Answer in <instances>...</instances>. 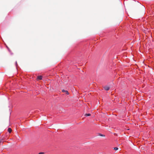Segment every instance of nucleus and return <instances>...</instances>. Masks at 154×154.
<instances>
[{"label":"nucleus","mask_w":154,"mask_h":154,"mask_svg":"<svg viewBox=\"0 0 154 154\" xmlns=\"http://www.w3.org/2000/svg\"><path fill=\"white\" fill-rule=\"evenodd\" d=\"M42 76L41 75L37 77V79L39 80L42 79Z\"/></svg>","instance_id":"obj_3"},{"label":"nucleus","mask_w":154,"mask_h":154,"mask_svg":"<svg viewBox=\"0 0 154 154\" xmlns=\"http://www.w3.org/2000/svg\"><path fill=\"white\" fill-rule=\"evenodd\" d=\"M104 88L106 91H108L109 89V87L108 86H105L104 87Z\"/></svg>","instance_id":"obj_1"},{"label":"nucleus","mask_w":154,"mask_h":154,"mask_svg":"<svg viewBox=\"0 0 154 154\" xmlns=\"http://www.w3.org/2000/svg\"><path fill=\"white\" fill-rule=\"evenodd\" d=\"M91 115L90 113L86 114L85 115V116H90Z\"/></svg>","instance_id":"obj_5"},{"label":"nucleus","mask_w":154,"mask_h":154,"mask_svg":"<svg viewBox=\"0 0 154 154\" xmlns=\"http://www.w3.org/2000/svg\"><path fill=\"white\" fill-rule=\"evenodd\" d=\"M62 92H65V93H66L67 95H68V94H69V92H68V91H67L65 90H63H63H62Z\"/></svg>","instance_id":"obj_2"},{"label":"nucleus","mask_w":154,"mask_h":154,"mask_svg":"<svg viewBox=\"0 0 154 154\" xmlns=\"http://www.w3.org/2000/svg\"><path fill=\"white\" fill-rule=\"evenodd\" d=\"M15 64H16V66H17V61H16V62H15Z\"/></svg>","instance_id":"obj_8"},{"label":"nucleus","mask_w":154,"mask_h":154,"mask_svg":"<svg viewBox=\"0 0 154 154\" xmlns=\"http://www.w3.org/2000/svg\"><path fill=\"white\" fill-rule=\"evenodd\" d=\"M44 153L43 152H39L38 154H43Z\"/></svg>","instance_id":"obj_7"},{"label":"nucleus","mask_w":154,"mask_h":154,"mask_svg":"<svg viewBox=\"0 0 154 154\" xmlns=\"http://www.w3.org/2000/svg\"><path fill=\"white\" fill-rule=\"evenodd\" d=\"M100 136H103V134L101 135Z\"/></svg>","instance_id":"obj_10"},{"label":"nucleus","mask_w":154,"mask_h":154,"mask_svg":"<svg viewBox=\"0 0 154 154\" xmlns=\"http://www.w3.org/2000/svg\"><path fill=\"white\" fill-rule=\"evenodd\" d=\"M11 131H12V130H11V128H8V132L10 133L11 132Z\"/></svg>","instance_id":"obj_4"},{"label":"nucleus","mask_w":154,"mask_h":154,"mask_svg":"<svg viewBox=\"0 0 154 154\" xmlns=\"http://www.w3.org/2000/svg\"><path fill=\"white\" fill-rule=\"evenodd\" d=\"M8 49L9 51H10V49L9 48H8Z\"/></svg>","instance_id":"obj_11"},{"label":"nucleus","mask_w":154,"mask_h":154,"mask_svg":"<svg viewBox=\"0 0 154 154\" xmlns=\"http://www.w3.org/2000/svg\"><path fill=\"white\" fill-rule=\"evenodd\" d=\"M2 142V140H0V143Z\"/></svg>","instance_id":"obj_9"},{"label":"nucleus","mask_w":154,"mask_h":154,"mask_svg":"<svg viewBox=\"0 0 154 154\" xmlns=\"http://www.w3.org/2000/svg\"><path fill=\"white\" fill-rule=\"evenodd\" d=\"M114 149L115 150H117L118 149V148L117 147H114Z\"/></svg>","instance_id":"obj_6"}]
</instances>
